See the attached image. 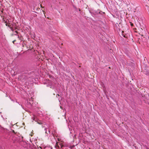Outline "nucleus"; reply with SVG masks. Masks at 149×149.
Wrapping results in <instances>:
<instances>
[{
	"mask_svg": "<svg viewBox=\"0 0 149 149\" xmlns=\"http://www.w3.org/2000/svg\"><path fill=\"white\" fill-rule=\"evenodd\" d=\"M148 9H149V10H148V14H149V8H148Z\"/></svg>",
	"mask_w": 149,
	"mask_h": 149,
	"instance_id": "1",
	"label": "nucleus"
},
{
	"mask_svg": "<svg viewBox=\"0 0 149 149\" xmlns=\"http://www.w3.org/2000/svg\"><path fill=\"white\" fill-rule=\"evenodd\" d=\"M60 108H61V106H60Z\"/></svg>",
	"mask_w": 149,
	"mask_h": 149,
	"instance_id": "2",
	"label": "nucleus"
}]
</instances>
